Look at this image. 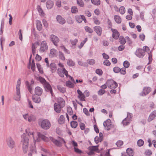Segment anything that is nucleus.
Returning a JSON list of instances; mask_svg holds the SVG:
<instances>
[{
	"label": "nucleus",
	"instance_id": "obj_1",
	"mask_svg": "<svg viewBox=\"0 0 156 156\" xmlns=\"http://www.w3.org/2000/svg\"><path fill=\"white\" fill-rule=\"evenodd\" d=\"M26 133H24L21 135L22 140L21 142L23 143L22 148L23 151L25 153H26L28 150V147L29 145V137L30 135H32V136L34 138V132H30L28 130L26 129L25 130Z\"/></svg>",
	"mask_w": 156,
	"mask_h": 156
},
{
	"label": "nucleus",
	"instance_id": "obj_2",
	"mask_svg": "<svg viewBox=\"0 0 156 156\" xmlns=\"http://www.w3.org/2000/svg\"><path fill=\"white\" fill-rule=\"evenodd\" d=\"M21 79L19 78L18 80L16 86V96L14 97V99L19 101L20 100L21 97L20 91V86L21 84Z\"/></svg>",
	"mask_w": 156,
	"mask_h": 156
},
{
	"label": "nucleus",
	"instance_id": "obj_3",
	"mask_svg": "<svg viewBox=\"0 0 156 156\" xmlns=\"http://www.w3.org/2000/svg\"><path fill=\"white\" fill-rule=\"evenodd\" d=\"M39 124L41 127L45 130L49 129L51 126V123L49 121L46 119H44L40 122Z\"/></svg>",
	"mask_w": 156,
	"mask_h": 156
},
{
	"label": "nucleus",
	"instance_id": "obj_4",
	"mask_svg": "<svg viewBox=\"0 0 156 156\" xmlns=\"http://www.w3.org/2000/svg\"><path fill=\"white\" fill-rule=\"evenodd\" d=\"M106 83L108 87L111 89H115L118 86L117 83L112 79L108 80L107 81Z\"/></svg>",
	"mask_w": 156,
	"mask_h": 156
},
{
	"label": "nucleus",
	"instance_id": "obj_5",
	"mask_svg": "<svg viewBox=\"0 0 156 156\" xmlns=\"http://www.w3.org/2000/svg\"><path fill=\"white\" fill-rule=\"evenodd\" d=\"M151 91V88L149 87H144L142 92L139 94V95L141 96H146Z\"/></svg>",
	"mask_w": 156,
	"mask_h": 156
},
{
	"label": "nucleus",
	"instance_id": "obj_6",
	"mask_svg": "<svg viewBox=\"0 0 156 156\" xmlns=\"http://www.w3.org/2000/svg\"><path fill=\"white\" fill-rule=\"evenodd\" d=\"M135 54L139 58H143L145 54V51L140 48H137L135 52Z\"/></svg>",
	"mask_w": 156,
	"mask_h": 156
},
{
	"label": "nucleus",
	"instance_id": "obj_7",
	"mask_svg": "<svg viewBox=\"0 0 156 156\" xmlns=\"http://www.w3.org/2000/svg\"><path fill=\"white\" fill-rule=\"evenodd\" d=\"M48 48L46 42L43 41L41 43L39 51L41 53L45 52L47 50Z\"/></svg>",
	"mask_w": 156,
	"mask_h": 156
},
{
	"label": "nucleus",
	"instance_id": "obj_8",
	"mask_svg": "<svg viewBox=\"0 0 156 156\" xmlns=\"http://www.w3.org/2000/svg\"><path fill=\"white\" fill-rule=\"evenodd\" d=\"M8 146L11 148H13L15 146V142L10 137H7L6 140Z\"/></svg>",
	"mask_w": 156,
	"mask_h": 156
},
{
	"label": "nucleus",
	"instance_id": "obj_9",
	"mask_svg": "<svg viewBox=\"0 0 156 156\" xmlns=\"http://www.w3.org/2000/svg\"><path fill=\"white\" fill-rule=\"evenodd\" d=\"M50 38L51 40L54 45L57 47L58 46V43L59 41V38L57 36L53 34H51L50 35Z\"/></svg>",
	"mask_w": 156,
	"mask_h": 156
},
{
	"label": "nucleus",
	"instance_id": "obj_10",
	"mask_svg": "<svg viewBox=\"0 0 156 156\" xmlns=\"http://www.w3.org/2000/svg\"><path fill=\"white\" fill-rule=\"evenodd\" d=\"M103 126L105 129L109 130L112 127V124L110 119H108L105 121L103 123Z\"/></svg>",
	"mask_w": 156,
	"mask_h": 156
},
{
	"label": "nucleus",
	"instance_id": "obj_11",
	"mask_svg": "<svg viewBox=\"0 0 156 156\" xmlns=\"http://www.w3.org/2000/svg\"><path fill=\"white\" fill-rule=\"evenodd\" d=\"M45 90L47 92H50L51 94V96H53L54 93L53 92L51 87L49 83H46L45 85H44Z\"/></svg>",
	"mask_w": 156,
	"mask_h": 156
},
{
	"label": "nucleus",
	"instance_id": "obj_12",
	"mask_svg": "<svg viewBox=\"0 0 156 156\" xmlns=\"http://www.w3.org/2000/svg\"><path fill=\"white\" fill-rule=\"evenodd\" d=\"M30 148L29 152L28 154V156H32L33 154L36 153L37 151L35 149V146L34 143L30 147Z\"/></svg>",
	"mask_w": 156,
	"mask_h": 156
},
{
	"label": "nucleus",
	"instance_id": "obj_13",
	"mask_svg": "<svg viewBox=\"0 0 156 156\" xmlns=\"http://www.w3.org/2000/svg\"><path fill=\"white\" fill-rule=\"evenodd\" d=\"M54 109L55 111L57 113H59L62 109V108L63 107H62V106L57 103H55L54 104Z\"/></svg>",
	"mask_w": 156,
	"mask_h": 156
},
{
	"label": "nucleus",
	"instance_id": "obj_14",
	"mask_svg": "<svg viewBox=\"0 0 156 156\" xmlns=\"http://www.w3.org/2000/svg\"><path fill=\"white\" fill-rule=\"evenodd\" d=\"M94 29L97 34L99 36L101 35L102 28L99 26H95L94 27Z\"/></svg>",
	"mask_w": 156,
	"mask_h": 156
},
{
	"label": "nucleus",
	"instance_id": "obj_15",
	"mask_svg": "<svg viewBox=\"0 0 156 156\" xmlns=\"http://www.w3.org/2000/svg\"><path fill=\"white\" fill-rule=\"evenodd\" d=\"M56 20L58 23L61 25H63L66 23L65 20L61 16L59 15H58L57 16Z\"/></svg>",
	"mask_w": 156,
	"mask_h": 156
},
{
	"label": "nucleus",
	"instance_id": "obj_16",
	"mask_svg": "<svg viewBox=\"0 0 156 156\" xmlns=\"http://www.w3.org/2000/svg\"><path fill=\"white\" fill-rule=\"evenodd\" d=\"M111 30L112 32V37L115 39H117L119 36V32L116 30L115 29L112 28Z\"/></svg>",
	"mask_w": 156,
	"mask_h": 156
},
{
	"label": "nucleus",
	"instance_id": "obj_17",
	"mask_svg": "<svg viewBox=\"0 0 156 156\" xmlns=\"http://www.w3.org/2000/svg\"><path fill=\"white\" fill-rule=\"evenodd\" d=\"M43 92L42 89L39 87H35L34 92L36 95L40 96H41Z\"/></svg>",
	"mask_w": 156,
	"mask_h": 156
},
{
	"label": "nucleus",
	"instance_id": "obj_18",
	"mask_svg": "<svg viewBox=\"0 0 156 156\" xmlns=\"http://www.w3.org/2000/svg\"><path fill=\"white\" fill-rule=\"evenodd\" d=\"M34 83V81L32 80L31 81V84H30L27 81L26 82V85L27 86V88L28 89L30 93L32 92V85Z\"/></svg>",
	"mask_w": 156,
	"mask_h": 156
},
{
	"label": "nucleus",
	"instance_id": "obj_19",
	"mask_svg": "<svg viewBox=\"0 0 156 156\" xmlns=\"http://www.w3.org/2000/svg\"><path fill=\"white\" fill-rule=\"evenodd\" d=\"M77 92L79 94L78 97V98L80 99V100L81 101H85L84 99L85 96L83 94L81 91L79 89H78L77 90Z\"/></svg>",
	"mask_w": 156,
	"mask_h": 156
},
{
	"label": "nucleus",
	"instance_id": "obj_20",
	"mask_svg": "<svg viewBox=\"0 0 156 156\" xmlns=\"http://www.w3.org/2000/svg\"><path fill=\"white\" fill-rule=\"evenodd\" d=\"M156 116V111L152 112L150 114L147 120L148 122H150L154 119Z\"/></svg>",
	"mask_w": 156,
	"mask_h": 156
},
{
	"label": "nucleus",
	"instance_id": "obj_21",
	"mask_svg": "<svg viewBox=\"0 0 156 156\" xmlns=\"http://www.w3.org/2000/svg\"><path fill=\"white\" fill-rule=\"evenodd\" d=\"M46 5L48 9H51L53 6V2L51 0H48L46 2Z\"/></svg>",
	"mask_w": 156,
	"mask_h": 156
},
{
	"label": "nucleus",
	"instance_id": "obj_22",
	"mask_svg": "<svg viewBox=\"0 0 156 156\" xmlns=\"http://www.w3.org/2000/svg\"><path fill=\"white\" fill-rule=\"evenodd\" d=\"M58 104L60 105L62 107H64L65 105V100L62 98H58L57 99Z\"/></svg>",
	"mask_w": 156,
	"mask_h": 156
},
{
	"label": "nucleus",
	"instance_id": "obj_23",
	"mask_svg": "<svg viewBox=\"0 0 156 156\" xmlns=\"http://www.w3.org/2000/svg\"><path fill=\"white\" fill-rule=\"evenodd\" d=\"M50 140L56 146L58 147H61L62 145V143L54 139L53 137H50Z\"/></svg>",
	"mask_w": 156,
	"mask_h": 156
},
{
	"label": "nucleus",
	"instance_id": "obj_24",
	"mask_svg": "<svg viewBox=\"0 0 156 156\" xmlns=\"http://www.w3.org/2000/svg\"><path fill=\"white\" fill-rule=\"evenodd\" d=\"M49 67L51 69V72L52 73H54L55 72L56 69V65L54 63H51L49 65Z\"/></svg>",
	"mask_w": 156,
	"mask_h": 156
},
{
	"label": "nucleus",
	"instance_id": "obj_25",
	"mask_svg": "<svg viewBox=\"0 0 156 156\" xmlns=\"http://www.w3.org/2000/svg\"><path fill=\"white\" fill-rule=\"evenodd\" d=\"M32 100L33 101L37 103H39L41 102V99L39 96H36L34 95L32 96Z\"/></svg>",
	"mask_w": 156,
	"mask_h": 156
},
{
	"label": "nucleus",
	"instance_id": "obj_26",
	"mask_svg": "<svg viewBox=\"0 0 156 156\" xmlns=\"http://www.w3.org/2000/svg\"><path fill=\"white\" fill-rule=\"evenodd\" d=\"M82 15H77L75 16V19L76 21L79 23H80L83 21V18H82Z\"/></svg>",
	"mask_w": 156,
	"mask_h": 156
},
{
	"label": "nucleus",
	"instance_id": "obj_27",
	"mask_svg": "<svg viewBox=\"0 0 156 156\" xmlns=\"http://www.w3.org/2000/svg\"><path fill=\"white\" fill-rule=\"evenodd\" d=\"M37 9L39 12L40 15L41 16H44V13L42 9L39 5H38L37 6Z\"/></svg>",
	"mask_w": 156,
	"mask_h": 156
},
{
	"label": "nucleus",
	"instance_id": "obj_28",
	"mask_svg": "<svg viewBox=\"0 0 156 156\" xmlns=\"http://www.w3.org/2000/svg\"><path fill=\"white\" fill-rule=\"evenodd\" d=\"M37 135L38 138H41V139L44 141H47L48 140V138L47 137L45 136L44 135L41 134L40 133H37Z\"/></svg>",
	"mask_w": 156,
	"mask_h": 156
},
{
	"label": "nucleus",
	"instance_id": "obj_29",
	"mask_svg": "<svg viewBox=\"0 0 156 156\" xmlns=\"http://www.w3.org/2000/svg\"><path fill=\"white\" fill-rule=\"evenodd\" d=\"M66 85L67 87L70 88H73L74 86V84L69 80L66 82Z\"/></svg>",
	"mask_w": 156,
	"mask_h": 156
},
{
	"label": "nucleus",
	"instance_id": "obj_30",
	"mask_svg": "<svg viewBox=\"0 0 156 156\" xmlns=\"http://www.w3.org/2000/svg\"><path fill=\"white\" fill-rule=\"evenodd\" d=\"M126 152L129 156H133L134 154L133 150L130 148H128L126 150Z\"/></svg>",
	"mask_w": 156,
	"mask_h": 156
},
{
	"label": "nucleus",
	"instance_id": "obj_31",
	"mask_svg": "<svg viewBox=\"0 0 156 156\" xmlns=\"http://www.w3.org/2000/svg\"><path fill=\"white\" fill-rule=\"evenodd\" d=\"M114 18L115 21L118 23H120L121 22V19L120 17L118 15H115Z\"/></svg>",
	"mask_w": 156,
	"mask_h": 156
},
{
	"label": "nucleus",
	"instance_id": "obj_32",
	"mask_svg": "<svg viewBox=\"0 0 156 156\" xmlns=\"http://www.w3.org/2000/svg\"><path fill=\"white\" fill-rule=\"evenodd\" d=\"M67 64L69 66H73L75 65V63L71 59H69L67 60Z\"/></svg>",
	"mask_w": 156,
	"mask_h": 156
},
{
	"label": "nucleus",
	"instance_id": "obj_33",
	"mask_svg": "<svg viewBox=\"0 0 156 156\" xmlns=\"http://www.w3.org/2000/svg\"><path fill=\"white\" fill-rule=\"evenodd\" d=\"M128 119L126 118L122 121V122L124 126H126L129 124L130 123V119L128 120Z\"/></svg>",
	"mask_w": 156,
	"mask_h": 156
},
{
	"label": "nucleus",
	"instance_id": "obj_34",
	"mask_svg": "<svg viewBox=\"0 0 156 156\" xmlns=\"http://www.w3.org/2000/svg\"><path fill=\"white\" fill-rule=\"evenodd\" d=\"M37 28L39 31H40L42 29V25L41 22L39 20H37Z\"/></svg>",
	"mask_w": 156,
	"mask_h": 156
},
{
	"label": "nucleus",
	"instance_id": "obj_35",
	"mask_svg": "<svg viewBox=\"0 0 156 156\" xmlns=\"http://www.w3.org/2000/svg\"><path fill=\"white\" fill-rule=\"evenodd\" d=\"M98 146H92L89 147L88 149L89 150H91L94 151H97L98 150Z\"/></svg>",
	"mask_w": 156,
	"mask_h": 156
},
{
	"label": "nucleus",
	"instance_id": "obj_36",
	"mask_svg": "<svg viewBox=\"0 0 156 156\" xmlns=\"http://www.w3.org/2000/svg\"><path fill=\"white\" fill-rule=\"evenodd\" d=\"M78 125L77 122L74 121H72L70 122L71 127L73 128H76Z\"/></svg>",
	"mask_w": 156,
	"mask_h": 156
},
{
	"label": "nucleus",
	"instance_id": "obj_37",
	"mask_svg": "<svg viewBox=\"0 0 156 156\" xmlns=\"http://www.w3.org/2000/svg\"><path fill=\"white\" fill-rule=\"evenodd\" d=\"M65 118L63 115H61L58 121L59 123L61 124L64 123L65 122Z\"/></svg>",
	"mask_w": 156,
	"mask_h": 156
},
{
	"label": "nucleus",
	"instance_id": "obj_38",
	"mask_svg": "<svg viewBox=\"0 0 156 156\" xmlns=\"http://www.w3.org/2000/svg\"><path fill=\"white\" fill-rule=\"evenodd\" d=\"M119 42L122 44L124 45L126 43V41L125 38L122 36H120L119 38Z\"/></svg>",
	"mask_w": 156,
	"mask_h": 156
},
{
	"label": "nucleus",
	"instance_id": "obj_39",
	"mask_svg": "<svg viewBox=\"0 0 156 156\" xmlns=\"http://www.w3.org/2000/svg\"><path fill=\"white\" fill-rule=\"evenodd\" d=\"M38 80L44 85H45V84H46V83H48L44 78L41 76L39 77Z\"/></svg>",
	"mask_w": 156,
	"mask_h": 156
},
{
	"label": "nucleus",
	"instance_id": "obj_40",
	"mask_svg": "<svg viewBox=\"0 0 156 156\" xmlns=\"http://www.w3.org/2000/svg\"><path fill=\"white\" fill-rule=\"evenodd\" d=\"M91 2L93 4L96 5H99L101 3L100 0H91Z\"/></svg>",
	"mask_w": 156,
	"mask_h": 156
},
{
	"label": "nucleus",
	"instance_id": "obj_41",
	"mask_svg": "<svg viewBox=\"0 0 156 156\" xmlns=\"http://www.w3.org/2000/svg\"><path fill=\"white\" fill-rule=\"evenodd\" d=\"M84 29L87 32L90 33H92L94 31L92 29L88 26L85 27Z\"/></svg>",
	"mask_w": 156,
	"mask_h": 156
},
{
	"label": "nucleus",
	"instance_id": "obj_42",
	"mask_svg": "<svg viewBox=\"0 0 156 156\" xmlns=\"http://www.w3.org/2000/svg\"><path fill=\"white\" fill-rule=\"evenodd\" d=\"M78 5L80 7H83L84 6V3L82 0H77Z\"/></svg>",
	"mask_w": 156,
	"mask_h": 156
},
{
	"label": "nucleus",
	"instance_id": "obj_43",
	"mask_svg": "<svg viewBox=\"0 0 156 156\" xmlns=\"http://www.w3.org/2000/svg\"><path fill=\"white\" fill-rule=\"evenodd\" d=\"M36 118L35 116L33 115H30L28 117V121L31 122L32 121H34L35 120Z\"/></svg>",
	"mask_w": 156,
	"mask_h": 156
},
{
	"label": "nucleus",
	"instance_id": "obj_44",
	"mask_svg": "<svg viewBox=\"0 0 156 156\" xmlns=\"http://www.w3.org/2000/svg\"><path fill=\"white\" fill-rule=\"evenodd\" d=\"M57 87L58 90L62 93H64L66 91V90L65 88L63 87H61L60 85H57Z\"/></svg>",
	"mask_w": 156,
	"mask_h": 156
},
{
	"label": "nucleus",
	"instance_id": "obj_45",
	"mask_svg": "<svg viewBox=\"0 0 156 156\" xmlns=\"http://www.w3.org/2000/svg\"><path fill=\"white\" fill-rule=\"evenodd\" d=\"M40 45V43L38 42L33 43L32 45V49H35L37 47Z\"/></svg>",
	"mask_w": 156,
	"mask_h": 156
},
{
	"label": "nucleus",
	"instance_id": "obj_46",
	"mask_svg": "<svg viewBox=\"0 0 156 156\" xmlns=\"http://www.w3.org/2000/svg\"><path fill=\"white\" fill-rule=\"evenodd\" d=\"M58 54L59 58L63 61L65 59V57L63 53L61 51H59Z\"/></svg>",
	"mask_w": 156,
	"mask_h": 156
},
{
	"label": "nucleus",
	"instance_id": "obj_47",
	"mask_svg": "<svg viewBox=\"0 0 156 156\" xmlns=\"http://www.w3.org/2000/svg\"><path fill=\"white\" fill-rule=\"evenodd\" d=\"M144 143V141L141 139L138 140L137 142V145L139 147L142 146Z\"/></svg>",
	"mask_w": 156,
	"mask_h": 156
},
{
	"label": "nucleus",
	"instance_id": "obj_48",
	"mask_svg": "<svg viewBox=\"0 0 156 156\" xmlns=\"http://www.w3.org/2000/svg\"><path fill=\"white\" fill-rule=\"evenodd\" d=\"M125 9L124 7L123 6H122L120 7L119 9V11L120 13L122 14H124L125 12Z\"/></svg>",
	"mask_w": 156,
	"mask_h": 156
},
{
	"label": "nucleus",
	"instance_id": "obj_49",
	"mask_svg": "<svg viewBox=\"0 0 156 156\" xmlns=\"http://www.w3.org/2000/svg\"><path fill=\"white\" fill-rule=\"evenodd\" d=\"M67 23L69 24H72L73 23V21L72 18L70 17H69L67 18Z\"/></svg>",
	"mask_w": 156,
	"mask_h": 156
},
{
	"label": "nucleus",
	"instance_id": "obj_50",
	"mask_svg": "<svg viewBox=\"0 0 156 156\" xmlns=\"http://www.w3.org/2000/svg\"><path fill=\"white\" fill-rule=\"evenodd\" d=\"M71 12L72 13H76L77 12L78 9L76 6H73L71 8Z\"/></svg>",
	"mask_w": 156,
	"mask_h": 156
},
{
	"label": "nucleus",
	"instance_id": "obj_51",
	"mask_svg": "<svg viewBox=\"0 0 156 156\" xmlns=\"http://www.w3.org/2000/svg\"><path fill=\"white\" fill-rule=\"evenodd\" d=\"M123 144V142L122 141L119 140L117 141L116 143V145L118 147H120L122 146Z\"/></svg>",
	"mask_w": 156,
	"mask_h": 156
},
{
	"label": "nucleus",
	"instance_id": "obj_52",
	"mask_svg": "<svg viewBox=\"0 0 156 156\" xmlns=\"http://www.w3.org/2000/svg\"><path fill=\"white\" fill-rule=\"evenodd\" d=\"M87 62L90 65H93L95 63V60L93 59H88L87 60Z\"/></svg>",
	"mask_w": 156,
	"mask_h": 156
},
{
	"label": "nucleus",
	"instance_id": "obj_53",
	"mask_svg": "<svg viewBox=\"0 0 156 156\" xmlns=\"http://www.w3.org/2000/svg\"><path fill=\"white\" fill-rule=\"evenodd\" d=\"M58 73L59 75V76L61 77H62L64 76V73L62 71V69H58Z\"/></svg>",
	"mask_w": 156,
	"mask_h": 156
},
{
	"label": "nucleus",
	"instance_id": "obj_54",
	"mask_svg": "<svg viewBox=\"0 0 156 156\" xmlns=\"http://www.w3.org/2000/svg\"><path fill=\"white\" fill-rule=\"evenodd\" d=\"M113 71L115 73H118L120 71V68L118 67H115L113 69Z\"/></svg>",
	"mask_w": 156,
	"mask_h": 156
},
{
	"label": "nucleus",
	"instance_id": "obj_55",
	"mask_svg": "<svg viewBox=\"0 0 156 156\" xmlns=\"http://www.w3.org/2000/svg\"><path fill=\"white\" fill-rule=\"evenodd\" d=\"M123 66L124 68H127L129 66V63L127 61H125L123 62Z\"/></svg>",
	"mask_w": 156,
	"mask_h": 156
},
{
	"label": "nucleus",
	"instance_id": "obj_56",
	"mask_svg": "<svg viewBox=\"0 0 156 156\" xmlns=\"http://www.w3.org/2000/svg\"><path fill=\"white\" fill-rule=\"evenodd\" d=\"M121 74L125 75L126 73V70L125 68H122L120 69V71L119 72Z\"/></svg>",
	"mask_w": 156,
	"mask_h": 156
},
{
	"label": "nucleus",
	"instance_id": "obj_57",
	"mask_svg": "<svg viewBox=\"0 0 156 156\" xmlns=\"http://www.w3.org/2000/svg\"><path fill=\"white\" fill-rule=\"evenodd\" d=\"M148 60H149V62L148 64H149L151 63V62H152V53L151 52L150 53H148Z\"/></svg>",
	"mask_w": 156,
	"mask_h": 156
},
{
	"label": "nucleus",
	"instance_id": "obj_58",
	"mask_svg": "<svg viewBox=\"0 0 156 156\" xmlns=\"http://www.w3.org/2000/svg\"><path fill=\"white\" fill-rule=\"evenodd\" d=\"M105 93V91L103 89H100L98 91V94L99 95L101 96Z\"/></svg>",
	"mask_w": 156,
	"mask_h": 156
},
{
	"label": "nucleus",
	"instance_id": "obj_59",
	"mask_svg": "<svg viewBox=\"0 0 156 156\" xmlns=\"http://www.w3.org/2000/svg\"><path fill=\"white\" fill-rule=\"evenodd\" d=\"M96 73L98 75L101 76V75L103 73L102 70L100 69H97L96 70Z\"/></svg>",
	"mask_w": 156,
	"mask_h": 156
},
{
	"label": "nucleus",
	"instance_id": "obj_60",
	"mask_svg": "<svg viewBox=\"0 0 156 156\" xmlns=\"http://www.w3.org/2000/svg\"><path fill=\"white\" fill-rule=\"evenodd\" d=\"M67 111L68 113L69 114V115H71L72 114L73 111L72 108L71 107H68L67 108Z\"/></svg>",
	"mask_w": 156,
	"mask_h": 156
},
{
	"label": "nucleus",
	"instance_id": "obj_61",
	"mask_svg": "<svg viewBox=\"0 0 156 156\" xmlns=\"http://www.w3.org/2000/svg\"><path fill=\"white\" fill-rule=\"evenodd\" d=\"M70 41L71 44L73 45H75L78 42V40L77 39H75L73 40H71Z\"/></svg>",
	"mask_w": 156,
	"mask_h": 156
},
{
	"label": "nucleus",
	"instance_id": "obj_62",
	"mask_svg": "<svg viewBox=\"0 0 156 156\" xmlns=\"http://www.w3.org/2000/svg\"><path fill=\"white\" fill-rule=\"evenodd\" d=\"M103 63L105 65H106L107 66H110L111 64L110 62H109V60H105L104 61Z\"/></svg>",
	"mask_w": 156,
	"mask_h": 156
},
{
	"label": "nucleus",
	"instance_id": "obj_63",
	"mask_svg": "<svg viewBox=\"0 0 156 156\" xmlns=\"http://www.w3.org/2000/svg\"><path fill=\"white\" fill-rule=\"evenodd\" d=\"M79 125L80 128L81 130H83L85 129V126L83 123L80 122V123Z\"/></svg>",
	"mask_w": 156,
	"mask_h": 156
},
{
	"label": "nucleus",
	"instance_id": "obj_64",
	"mask_svg": "<svg viewBox=\"0 0 156 156\" xmlns=\"http://www.w3.org/2000/svg\"><path fill=\"white\" fill-rule=\"evenodd\" d=\"M126 38L129 44L131 45L132 44V41L129 37L128 36L126 37Z\"/></svg>",
	"mask_w": 156,
	"mask_h": 156
}]
</instances>
